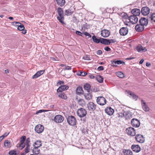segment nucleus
I'll return each mask as SVG.
<instances>
[{
  "instance_id": "obj_2",
  "label": "nucleus",
  "mask_w": 155,
  "mask_h": 155,
  "mask_svg": "<svg viewBox=\"0 0 155 155\" xmlns=\"http://www.w3.org/2000/svg\"><path fill=\"white\" fill-rule=\"evenodd\" d=\"M27 138L25 136H21L20 138V143L17 145V147L19 148V149L22 150L25 147V142L26 141Z\"/></svg>"
},
{
  "instance_id": "obj_39",
  "label": "nucleus",
  "mask_w": 155,
  "mask_h": 155,
  "mask_svg": "<svg viewBox=\"0 0 155 155\" xmlns=\"http://www.w3.org/2000/svg\"><path fill=\"white\" fill-rule=\"evenodd\" d=\"M60 66L62 67L63 68V69L64 70H69L72 69L71 66H69L66 64H61Z\"/></svg>"
},
{
  "instance_id": "obj_32",
  "label": "nucleus",
  "mask_w": 155,
  "mask_h": 155,
  "mask_svg": "<svg viewBox=\"0 0 155 155\" xmlns=\"http://www.w3.org/2000/svg\"><path fill=\"white\" fill-rule=\"evenodd\" d=\"M78 103L79 105L82 107H83L86 105V102L84 99H79L78 100Z\"/></svg>"
},
{
  "instance_id": "obj_64",
  "label": "nucleus",
  "mask_w": 155,
  "mask_h": 155,
  "mask_svg": "<svg viewBox=\"0 0 155 155\" xmlns=\"http://www.w3.org/2000/svg\"><path fill=\"white\" fill-rule=\"evenodd\" d=\"M22 31L21 33L23 34H25L26 33V30L24 29L21 30Z\"/></svg>"
},
{
  "instance_id": "obj_9",
  "label": "nucleus",
  "mask_w": 155,
  "mask_h": 155,
  "mask_svg": "<svg viewBox=\"0 0 155 155\" xmlns=\"http://www.w3.org/2000/svg\"><path fill=\"white\" fill-rule=\"evenodd\" d=\"M87 106L88 110L91 111H94L96 109L97 107L96 105L92 102H89L88 103Z\"/></svg>"
},
{
  "instance_id": "obj_38",
  "label": "nucleus",
  "mask_w": 155,
  "mask_h": 155,
  "mask_svg": "<svg viewBox=\"0 0 155 155\" xmlns=\"http://www.w3.org/2000/svg\"><path fill=\"white\" fill-rule=\"evenodd\" d=\"M124 115V116L126 119H130L132 117V115L131 113L128 111L125 112Z\"/></svg>"
},
{
  "instance_id": "obj_18",
  "label": "nucleus",
  "mask_w": 155,
  "mask_h": 155,
  "mask_svg": "<svg viewBox=\"0 0 155 155\" xmlns=\"http://www.w3.org/2000/svg\"><path fill=\"white\" fill-rule=\"evenodd\" d=\"M131 148L133 151L136 153H138L141 150V148L138 145H133L131 146Z\"/></svg>"
},
{
  "instance_id": "obj_53",
  "label": "nucleus",
  "mask_w": 155,
  "mask_h": 155,
  "mask_svg": "<svg viewBox=\"0 0 155 155\" xmlns=\"http://www.w3.org/2000/svg\"><path fill=\"white\" fill-rule=\"evenodd\" d=\"M61 88L62 89L63 91L66 90L68 89L69 88V87L66 85H63L61 86Z\"/></svg>"
},
{
  "instance_id": "obj_50",
  "label": "nucleus",
  "mask_w": 155,
  "mask_h": 155,
  "mask_svg": "<svg viewBox=\"0 0 155 155\" xmlns=\"http://www.w3.org/2000/svg\"><path fill=\"white\" fill-rule=\"evenodd\" d=\"M89 28V26L87 25V23H86L85 24H84L82 26V29H84V31L86 29H87Z\"/></svg>"
},
{
  "instance_id": "obj_63",
  "label": "nucleus",
  "mask_w": 155,
  "mask_h": 155,
  "mask_svg": "<svg viewBox=\"0 0 155 155\" xmlns=\"http://www.w3.org/2000/svg\"><path fill=\"white\" fill-rule=\"evenodd\" d=\"M64 82L63 81H61L59 80L58 81V84L60 85H61L62 84H64Z\"/></svg>"
},
{
  "instance_id": "obj_22",
  "label": "nucleus",
  "mask_w": 155,
  "mask_h": 155,
  "mask_svg": "<svg viewBox=\"0 0 155 155\" xmlns=\"http://www.w3.org/2000/svg\"><path fill=\"white\" fill-rule=\"evenodd\" d=\"M13 23V25L18 27V29L19 30L21 31L25 29L23 25L18 22H14Z\"/></svg>"
},
{
  "instance_id": "obj_27",
  "label": "nucleus",
  "mask_w": 155,
  "mask_h": 155,
  "mask_svg": "<svg viewBox=\"0 0 155 155\" xmlns=\"http://www.w3.org/2000/svg\"><path fill=\"white\" fill-rule=\"evenodd\" d=\"M131 12L133 15L138 16L140 14V11L139 9L136 8L133 9L131 11Z\"/></svg>"
},
{
  "instance_id": "obj_37",
  "label": "nucleus",
  "mask_w": 155,
  "mask_h": 155,
  "mask_svg": "<svg viewBox=\"0 0 155 155\" xmlns=\"http://www.w3.org/2000/svg\"><path fill=\"white\" fill-rule=\"evenodd\" d=\"M101 38H99L98 39L96 38L95 35H93L92 36V39L93 41L96 43H99L100 42L101 43Z\"/></svg>"
},
{
  "instance_id": "obj_36",
  "label": "nucleus",
  "mask_w": 155,
  "mask_h": 155,
  "mask_svg": "<svg viewBox=\"0 0 155 155\" xmlns=\"http://www.w3.org/2000/svg\"><path fill=\"white\" fill-rule=\"evenodd\" d=\"M122 153L124 154V155H132V152L130 150L124 149L122 151Z\"/></svg>"
},
{
  "instance_id": "obj_15",
  "label": "nucleus",
  "mask_w": 155,
  "mask_h": 155,
  "mask_svg": "<svg viewBox=\"0 0 155 155\" xmlns=\"http://www.w3.org/2000/svg\"><path fill=\"white\" fill-rule=\"evenodd\" d=\"M147 17V18H141L139 21L140 24L143 26H147L148 24V20H149L148 18V16Z\"/></svg>"
},
{
  "instance_id": "obj_51",
  "label": "nucleus",
  "mask_w": 155,
  "mask_h": 155,
  "mask_svg": "<svg viewBox=\"0 0 155 155\" xmlns=\"http://www.w3.org/2000/svg\"><path fill=\"white\" fill-rule=\"evenodd\" d=\"M8 153L11 155H17L16 151L14 150L10 151Z\"/></svg>"
},
{
  "instance_id": "obj_41",
  "label": "nucleus",
  "mask_w": 155,
  "mask_h": 155,
  "mask_svg": "<svg viewBox=\"0 0 155 155\" xmlns=\"http://www.w3.org/2000/svg\"><path fill=\"white\" fill-rule=\"evenodd\" d=\"M42 145L41 141L40 140H37L33 144V146L37 147H40Z\"/></svg>"
},
{
  "instance_id": "obj_58",
  "label": "nucleus",
  "mask_w": 155,
  "mask_h": 155,
  "mask_svg": "<svg viewBox=\"0 0 155 155\" xmlns=\"http://www.w3.org/2000/svg\"><path fill=\"white\" fill-rule=\"evenodd\" d=\"M104 49L107 51H111V49L108 46H107L104 48Z\"/></svg>"
},
{
  "instance_id": "obj_48",
  "label": "nucleus",
  "mask_w": 155,
  "mask_h": 155,
  "mask_svg": "<svg viewBox=\"0 0 155 155\" xmlns=\"http://www.w3.org/2000/svg\"><path fill=\"white\" fill-rule=\"evenodd\" d=\"M88 130L87 128H83L81 130V132L84 134H88Z\"/></svg>"
},
{
  "instance_id": "obj_42",
  "label": "nucleus",
  "mask_w": 155,
  "mask_h": 155,
  "mask_svg": "<svg viewBox=\"0 0 155 155\" xmlns=\"http://www.w3.org/2000/svg\"><path fill=\"white\" fill-rule=\"evenodd\" d=\"M96 80L99 83H101L103 82V78L101 75H98L96 78Z\"/></svg>"
},
{
  "instance_id": "obj_33",
  "label": "nucleus",
  "mask_w": 155,
  "mask_h": 155,
  "mask_svg": "<svg viewBox=\"0 0 155 155\" xmlns=\"http://www.w3.org/2000/svg\"><path fill=\"white\" fill-rule=\"evenodd\" d=\"M101 43L105 45H109L110 44L109 39L101 38Z\"/></svg>"
},
{
  "instance_id": "obj_23",
  "label": "nucleus",
  "mask_w": 155,
  "mask_h": 155,
  "mask_svg": "<svg viewBox=\"0 0 155 155\" xmlns=\"http://www.w3.org/2000/svg\"><path fill=\"white\" fill-rule=\"evenodd\" d=\"M136 49L139 52H146L147 51L146 48H143V46L140 45L137 46Z\"/></svg>"
},
{
  "instance_id": "obj_44",
  "label": "nucleus",
  "mask_w": 155,
  "mask_h": 155,
  "mask_svg": "<svg viewBox=\"0 0 155 155\" xmlns=\"http://www.w3.org/2000/svg\"><path fill=\"white\" fill-rule=\"evenodd\" d=\"M148 18L155 22V13L150 15L149 16H148Z\"/></svg>"
},
{
  "instance_id": "obj_60",
  "label": "nucleus",
  "mask_w": 155,
  "mask_h": 155,
  "mask_svg": "<svg viewBox=\"0 0 155 155\" xmlns=\"http://www.w3.org/2000/svg\"><path fill=\"white\" fill-rule=\"evenodd\" d=\"M88 77L91 79H94L95 78V76L90 74H88Z\"/></svg>"
},
{
  "instance_id": "obj_5",
  "label": "nucleus",
  "mask_w": 155,
  "mask_h": 155,
  "mask_svg": "<svg viewBox=\"0 0 155 155\" xmlns=\"http://www.w3.org/2000/svg\"><path fill=\"white\" fill-rule=\"evenodd\" d=\"M77 114L80 117H82L86 116L87 112L85 109L81 108L78 110Z\"/></svg>"
},
{
  "instance_id": "obj_46",
  "label": "nucleus",
  "mask_w": 155,
  "mask_h": 155,
  "mask_svg": "<svg viewBox=\"0 0 155 155\" xmlns=\"http://www.w3.org/2000/svg\"><path fill=\"white\" fill-rule=\"evenodd\" d=\"M87 74V73L84 71L80 72L77 74L78 75L82 76H84Z\"/></svg>"
},
{
  "instance_id": "obj_59",
  "label": "nucleus",
  "mask_w": 155,
  "mask_h": 155,
  "mask_svg": "<svg viewBox=\"0 0 155 155\" xmlns=\"http://www.w3.org/2000/svg\"><path fill=\"white\" fill-rule=\"evenodd\" d=\"M9 134V133L6 132L2 136V137H4V138L7 137Z\"/></svg>"
},
{
  "instance_id": "obj_12",
  "label": "nucleus",
  "mask_w": 155,
  "mask_h": 155,
  "mask_svg": "<svg viewBox=\"0 0 155 155\" xmlns=\"http://www.w3.org/2000/svg\"><path fill=\"white\" fill-rule=\"evenodd\" d=\"M44 127L42 125L39 124L36 126L35 128V130L36 132L40 134L44 130Z\"/></svg>"
},
{
  "instance_id": "obj_26",
  "label": "nucleus",
  "mask_w": 155,
  "mask_h": 155,
  "mask_svg": "<svg viewBox=\"0 0 155 155\" xmlns=\"http://www.w3.org/2000/svg\"><path fill=\"white\" fill-rule=\"evenodd\" d=\"M105 112L109 115H112L114 112V110L110 107H108L105 109Z\"/></svg>"
},
{
  "instance_id": "obj_10",
  "label": "nucleus",
  "mask_w": 155,
  "mask_h": 155,
  "mask_svg": "<svg viewBox=\"0 0 155 155\" xmlns=\"http://www.w3.org/2000/svg\"><path fill=\"white\" fill-rule=\"evenodd\" d=\"M132 125L135 127H139L140 125V120L136 118H133L131 121Z\"/></svg>"
},
{
  "instance_id": "obj_55",
  "label": "nucleus",
  "mask_w": 155,
  "mask_h": 155,
  "mask_svg": "<svg viewBox=\"0 0 155 155\" xmlns=\"http://www.w3.org/2000/svg\"><path fill=\"white\" fill-rule=\"evenodd\" d=\"M123 18L124 19H127L128 18H129V17L127 15V14L125 13H124V14L122 15Z\"/></svg>"
},
{
  "instance_id": "obj_3",
  "label": "nucleus",
  "mask_w": 155,
  "mask_h": 155,
  "mask_svg": "<svg viewBox=\"0 0 155 155\" xmlns=\"http://www.w3.org/2000/svg\"><path fill=\"white\" fill-rule=\"evenodd\" d=\"M24 151L25 153H29L31 150L32 148L31 147V143L30 142V139L28 137L27 138L25 142Z\"/></svg>"
},
{
  "instance_id": "obj_24",
  "label": "nucleus",
  "mask_w": 155,
  "mask_h": 155,
  "mask_svg": "<svg viewBox=\"0 0 155 155\" xmlns=\"http://www.w3.org/2000/svg\"><path fill=\"white\" fill-rule=\"evenodd\" d=\"M76 93L79 95H81L84 94V92L83 90V88L81 86H79L77 87L76 90Z\"/></svg>"
},
{
  "instance_id": "obj_14",
  "label": "nucleus",
  "mask_w": 155,
  "mask_h": 155,
  "mask_svg": "<svg viewBox=\"0 0 155 155\" xmlns=\"http://www.w3.org/2000/svg\"><path fill=\"white\" fill-rule=\"evenodd\" d=\"M128 31V29L127 27H123L120 29L119 32L120 35L125 36L127 34Z\"/></svg>"
},
{
  "instance_id": "obj_1",
  "label": "nucleus",
  "mask_w": 155,
  "mask_h": 155,
  "mask_svg": "<svg viewBox=\"0 0 155 155\" xmlns=\"http://www.w3.org/2000/svg\"><path fill=\"white\" fill-rule=\"evenodd\" d=\"M57 12L59 15V16L57 17V19L62 24H65L64 21V17L63 9L61 7H58L57 9Z\"/></svg>"
},
{
  "instance_id": "obj_56",
  "label": "nucleus",
  "mask_w": 155,
  "mask_h": 155,
  "mask_svg": "<svg viewBox=\"0 0 155 155\" xmlns=\"http://www.w3.org/2000/svg\"><path fill=\"white\" fill-rule=\"evenodd\" d=\"M62 88H61V86L59 87L57 90V92L58 93L62 92L63 90Z\"/></svg>"
},
{
  "instance_id": "obj_52",
  "label": "nucleus",
  "mask_w": 155,
  "mask_h": 155,
  "mask_svg": "<svg viewBox=\"0 0 155 155\" xmlns=\"http://www.w3.org/2000/svg\"><path fill=\"white\" fill-rule=\"evenodd\" d=\"M83 59L85 60H91V59L90 58V56L88 55H86L83 58Z\"/></svg>"
},
{
  "instance_id": "obj_57",
  "label": "nucleus",
  "mask_w": 155,
  "mask_h": 155,
  "mask_svg": "<svg viewBox=\"0 0 155 155\" xmlns=\"http://www.w3.org/2000/svg\"><path fill=\"white\" fill-rule=\"evenodd\" d=\"M97 70L100 71H103L104 70V67L102 66H100L97 68Z\"/></svg>"
},
{
  "instance_id": "obj_29",
  "label": "nucleus",
  "mask_w": 155,
  "mask_h": 155,
  "mask_svg": "<svg viewBox=\"0 0 155 155\" xmlns=\"http://www.w3.org/2000/svg\"><path fill=\"white\" fill-rule=\"evenodd\" d=\"M75 33L76 34L82 37L83 36L82 35L84 34L86 36H88L89 37H91V35L87 32L83 31L82 32H81L79 31H76Z\"/></svg>"
},
{
  "instance_id": "obj_16",
  "label": "nucleus",
  "mask_w": 155,
  "mask_h": 155,
  "mask_svg": "<svg viewBox=\"0 0 155 155\" xmlns=\"http://www.w3.org/2000/svg\"><path fill=\"white\" fill-rule=\"evenodd\" d=\"M92 92L91 91H90L84 93V96L86 100L89 101L92 99L93 95L91 94Z\"/></svg>"
},
{
  "instance_id": "obj_30",
  "label": "nucleus",
  "mask_w": 155,
  "mask_h": 155,
  "mask_svg": "<svg viewBox=\"0 0 155 155\" xmlns=\"http://www.w3.org/2000/svg\"><path fill=\"white\" fill-rule=\"evenodd\" d=\"M58 97L64 100H66L67 99V97L64 93L61 92V93H57Z\"/></svg>"
},
{
  "instance_id": "obj_40",
  "label": "nucleus",
  "mask_w": 155,
  "mask_h": 155,
  "mask_svg": "<svg viewBox=\"0 0 155 155\" xmlns=\"http://www.w3.org/2000/svg\"><path fill=\"white\" fill-rule=\"evenodd\" d=\"M131 96L133 99H134L135 101L137 100L138 98V96L136 95L134 93L132 92H129L128 93Z\"/></svg>"
},
{
  "instance_id": "obj_17",
  "label": "nucleus",
  "mask_w": 155,
  "mask_h": 155,
  "mask_svg": "<svg viewBox=\"0 0 155 155\" xmlns=\"http://www.w3.org/2000/svg\"><path fill=\"white\" fill-rule=\"evenodd\" d=\"M149 12L150 9L147 6L143 7L141 10V13L144 15H147Z\"/></svg>"
},
{
  "instance_id": "obj_34",
  "label": "nucleus",
  "mask_w": 155,
  "mask_h": 155,
  "mask_svg": "<svg viewBox=\"0 0 155 155\" xmlns=\"http://www.w3.org/2000/svg\"><path fill=\"white\" fill-rule=\"evenodd\" d=\"M33 147H34V148L31 149L32 153L35 154H39L40 152V150L38 148L39 147H37L36 146Z\"/></svg>"
},
{
  "instance_id": "obj_43",
  "label": "nucleus",
  "mask_w": 155,
  "mask_h": 155,
  "mask_svg": "<svg viewBox=\"0 0 155 155\" xmlns=\"http://www.w3.org/2000/svg\"><path fill=\"white\" fill-rule=\"evenodd\" d=\"M73 12V11H72L70 9L66 10L65 11V15L67 16L70 15H71Z\"/></svg>"
},
{
  "instance_id": "obj_11",
  "label": "nucleus",
  "mask_w": 155,
  "mask_h": 155,
  "mask_svg": "<svg viewBox=\"0 0 155 155\" xmlns=\"http://www.w3.org/2000/svg\"><path fill=\"white\" fill-rule=\"evenodd\" d=\"M135 139L136 141L140 143H143L145 141L144 137L140 134H137L135 135Z\"/></svg>"
},
{
  "instance_id": "obj_6",
  "label": "nucleus",
  "mask_w": 155,
  "mask_h": 155,
  "mask_svg": "<svg viewBox=\"0 0 155 155\" xmlns=\"http://www.w3.org/2000/svg\"><path fill=\"white\" fill-rule=\"evenodd\" d=\"M126 131L127 134L129 135L134 136L136 134V130L135 129L132 127H129L127 128Z\"/></svg>"
},
{
  "instance_id": "obj_8",
  "label": "nucleus",
  "mask_w": 155,
  "mask_h": 155,
  "mask_svg": "<svg viewBox=\"0 0 155 155\" xmlns=\"http://www.w3.org/2000/svg\"><path fill=\"white\" fill-rule=\"evenodd\" d=\"M97 103L100 105L103 106L106 103V100L103 97L100 96L98 97L96 100Z\"/></svg>"
},
{
  "instance_id": "obj_28",
  "label": "nucleus",
  "mask_w": 155,
  "mask_h": 155,
  "mask_svg": "<svg viewBox=\"0 0 155 155\" xmlns=\"http://www.w3.org/2000/svg\"><path fill=\"white\" fill-rule=\"evenodd\" d=\"M45 70H41L37 72V73L33 75L32 77V79H36L37 78L41 75L44 72Z\"/></svg>"
},
{
  "instance_id": "obj_13",
  "label": "nucleus",
  "mask_w": 155,
  "mask_h": 155,
  "mask_svg": "<svg viewBox=\"0 0 155 155\" xmlns=\"http://www.w3.org/2000/svg\"><path fill=\"white\" fill-rule=\"evenodd\" d=\"M138 18L136 16L132 15L129 17V20L133 24H136L138 21Z\"/></svg>"
},
{
  "instance_id": "obj_31",
  "label": "nucleus",
  "mask_w": 155,
  "mask_h": 155,
  "mask_svg": "<svg viewBox=\"0 0 155 155\" xmlns=\"http://www.w3.org/2000/svg\"><path fill=\"white\" fill-rule=\"evenodd\" d=\"M84 88L85 90L87 91V92L90 91H92V89H91V86L89 84H85L84 86Z\"/></svg>"
},
{
  "instance_id": "obj_35",
  "label": "nucleus",
  "mask_w": 155,
  "mask_h": 155,
  "mask_svg": "<svg viewBox=\"0 0 155 155\" xmlns=\"http://www.w3.org/2000/svg\"><path fill=\"white\" fill-rule=\"evenodd\" d=\"M57 4L61 7L64 6L66 3L65 0H56Z\"/></svg>"
},
{
  "instance_id": "obj_45",
  "label": "nucleus",
  "mask_w": 155,
  "mask_h": 155,
  "mask_svg": "<svg viewBox=\"0 0 155 155\" xmlns=\"http://www.w3.org/2000/svg\"><path fill=\"white\" fill-rule=\"evenodd\" d=\"M117 76L120 78H123L124 77V74L121 72H118L116 73Z\"/></svg>"
},
{
  "instance_id": "obj_7",
  "label": "nucleus",
  "mask_w": 155,
  "mask_h": 155,
  "mask_svg": "<svg viewBox=\"0 0 155 155\" xmlns=\"http://www.w3.org/2000/svg\"><path fill=\"white\" fill-rule=\"evenodd\" d=\"M64 120V117L62 115L58 114L56 115L54 118V121L58 123H60L63 122Z\"/></svg>"
},
{
  "instance_id": "obj_25",
  "label": "nucleus",
  "mask_w": 155,
  "mask_h": 155,
  "mask_svg": "<svg viewBox=\"0 0 155 155\" xmlns=\"http://www.w3.org/2000/svg\"><path fill=\"white\" fill-rule=\"evenodd\" d=\"M135 29L137 31L141 32L144 29V26L140 24H137L135 26Z\"/></svg>"
},
{
  "instance_id": "obj_20",
  "label": "nucleus",
  "mask_w": 155,
  "mask_h": 155,
  "mask_svg": "<svg viewBox=\"0 0 155 155\" xmlns=\"http://www.w3.org/2000/svg\"><path fill=\"white\" fill-rule=\"evenodd\" d=\"M110 31L107 29H104L101 31V36L104 38L108 37L110 35Z\"/></svg>"
},
{
  "instance_id": "obj_62",
  "label": "nucleus",
  "mask_w": 155,
  "mask_h": 155,
  "mask_svg": "<svg viewBox=\"0 0 155 155\" xmlns=\"http://www.w3.org/2000/svg\"><path fill=\"white\" fill-rule=\"evenodd\" d=\"M97 54L98 55L101 54L102 53V51L101 50H99L97 51Z\"/></svg>"
},
{
  "instance_id": "obj_21",
  "label": "nucleus",
  "mask_w": 155,
  "mask_h": 155,
  "mask_svg": "<svg viewBox=\"0 0 155 155\" xmlns=\"http://www.w3.org/2000/svg\"><path fill=\"white\" fill-rule=\"evenodd\" d=\"M111 63L112 64V66L113 67H117V66L115 64H125V63L123 61L120 60L116 61L114 60L111 61Z\"/></svg>"
},
{
  "instance_id": "obj_61",
  "label": "nucleus",
  "mask_w": 155,
  "mask_h": 155,
  "mask_svg": "<svg viewBox=\"0 0 155 155\" xmlns=\"http://www.w3.org/2000/svg\"><path fill=\"white\" fill-rule=\"evenodd\" d=\"M109 42H110V44L111 43H114L116 41V40L115 39H109Z\"/></svg>"
},
{
  "instance_id": "obj_19",
  "label": "nucleus",
  "mask_w": 155,
  "mask_h": 155,
  "mask_svg": "<svg viewBox=\"0 0 155 155\" xmlns=\"http://www.w3.org/2000/svg\"><path fill=\"white\" fill-rule=\"evenodd\" d=\"M141 106L143 109L145 111L147 112L149 111V108L145 102H144V101L142 99L141 100Z\"/></svg>"
},
{
  "instance_id": "obj_54",
  "label": "nucleus",
  "mask_w": 155,
  "mask_h": 155,
  "mask_svg": "<svg viewBox=\"0 0 155 155\" xmlns=\"http://www.w3.org/2000/svg\"><path fill=\"white\" fill-rule=\"evenodd\" d=\"M48 111V110H38L36 113V114H38L39 113H41L42 112H47Z\"/></svg>"
},
{
  "instance_id": "obj_4",
  "label": "nucleus",
  "mask_w": 155,
  "mask_h": 155,
  "mask_svg": "<svg viewBox=\"0 0 155 155\" xmlns=\"http://www.w3.org/2000/svg\"><path fill=\"white\" fill-rule=\"evenodd\" d=\"M67 121L68 124L71 126H74L76 124V119L73 116H68L67 118Z\"/></svg>"
},
{
  "instance_id": "obj_49",
  "label": "nucleus",
  "mask_w": 155,
  "mask_h": 155,
  "mask_svg": "<svg viewBox=\"0 0 155 155\" xmlns=\"http://www.w3.org/2000/svg\"><path fill=\"white\" fill-rule=\"evenodd\" d=\"M117 117L118 118H122L124 117L125 115L124 113H122V112L117 113Z\"/></svg>"
},
{
  "instance_id": "obj_47",
  "label": "nucleus",
  "mask_w": 155,
  "mask_h": 155,
  "mask_svg": "<svg viewBox=\"0 0 155 155\" xmlns=\"http://www.w3.org/2000/svg\"><path fill=\"white\" fill-rule=\"evenodd\" d=\"M4 144L5 146L7 147L8 148L10 146V143L9 141L8 140H6L5 141Z\"/></svg>"
}]
</instances>
